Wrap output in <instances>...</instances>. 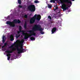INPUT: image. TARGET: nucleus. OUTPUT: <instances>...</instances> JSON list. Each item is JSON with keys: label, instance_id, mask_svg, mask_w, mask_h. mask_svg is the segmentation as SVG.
<instances>
[{"label": "nucleus", "instance_id": "obj_1", "mask_svg": "<svg viewBox=\"0 0 80 80\" xmlns=\"http://www.w3.org/2000/svg\"><path fill=\"white\" fill-rule=\"evenodd\" d=\"M43 29L42 28L41 25L40 24H35L34 26L32 28V30H29L27 31L28 32H29L30 34V36L32 37V35L34 36H35L36 33L34 32L36 31H43Z\"/></svg>", "mask_w": 80, "mask_h": 80}, {"label": "nucleus", "instance_id": "obj_2", "mask_svg": "<svg viewBox=\"0 0 80 80\" xmlns=\"http://www.w3.org/2000/svg\"><path fill=\"white\" fill-rule=\"evenodd\" d=\"M13 45L15 46V47L17 48V51H18V54H20V53H23L24 52L23 51V48L22 46H20V47H21V48H18V44H13Z\"/></svg>", "mask_w": 80, "mask_h": 80}, {"label": "nucleus", "instance_id": "obj_3", "mask_svg": "<svg viewBox=\"0 0 80 80\" xmlns=\"http://www.w3.org/2000/svg\"><path fill=\"white\" fill-rule=\"evenodd\" d=\"M13 45H14V44H13V45H11V46L9 47V48H12V50H7L5 51V52L6 53H12L14 51L16 50V49L13 47V46H14Z\"/></svg>", "mask_w": 80, "mask_h": 80}, {"label": "nucleus", "instance_id": "obj_4", "mask_svg": "<svg viewBox=\"0 0 80 80\" xmlns=\"http://www.w3.org/2000/svg\"><path fill=\"white\" fill-rule=\"evenodd\" d=\"M28 8L32 12H34L35 11V7L34 5H31L28 7Z\"/></svg>", "mask_w": 80, "mask_h": 80}, {"label": "nucleus", "instance_id": "obj_5", "mask_svg": "<svg viewBox=\"0 0 80 80\" xmlns=\"http://www.w3.org/2000/svg\"><path fill=\"white\" fill-rule=\"evenodd\" d=\"M67 4H66L64 3H63L62 6L61 7V8L62 9H63V11H65V10H66L67 9H68V7H67Z\"/></svg>", "mask_w": 80, "mask_h": 80}, {"label": "nucleus", "instance_id": "obj_6", "mask_svg": "<svg viewBox=\"0 0 80 80\" xmlns=\"http://www.w3.org/2000/svg\"><path fill=\"white\" fill-rule=\"evenodd\" d=\"M6 23L9 25L11 27H14L15 26V25L13 24V22L8 21Z\"/></svg>", "mask_w": 80, "mask_h": 80}, {"label": "nucleus", "instance_id": "obj_7", "mask_svg": "<svg viewBox=\"0 0 80 80\" xmlns=\"http://www.w3.org/2000/svg\"><path fill=\"white\" fill-rule=\"evenodd\" d=\"M35 19L32 18H31L30 20V23L31 24H32V23H34L35 22Z\"/></svg>", "mask_w": 80, "mask_h": 80}, {"label": "nucleus", "instance_id": "obj_8", "mask_svg": "<svg viewBox=\"0 0 80 80\" xmlns=\"http://www.w3.org/2000/svg\"><path fill=\"white\" fill-rule=\"evenodd\" d=\"M14 22L15 23H20L21 21L19 19H18V20L17 19H14Z\"/></svg>", "mask_w": 80, "mask_h": 80}, {"label": "nucleus", "instance_id": "obj_9", "mask_svg": "<svg viewBox=\"0 0 80 80\" xmlns=\"http://www.w3.org/2000/svg\"><path fill=\"white\" fill-rule=\"evenodd\" d=\"M27 33H26V34L25 35H23L24 36V39H25V40H27V39H28V38L29 37H31V36H30V35L29 36H28L27 35Z\"/></svg>", "mask_w": 80, "mask_h": 80}, {"label": "nucleus", "instance_id": "obj_10", "mask_svg": "<svg viewBox=\"0 0 80 80\" xmlns=\"http://www.w3.org/2000/svg\"><path fill=\"white\" fill-rule=\"evenodd\" d=\"M64 2L67 3H70L71 5L72 4V2L70 1L69 0H63ZM72 1H75V0H72Z\"/></svg>", "mask_w": 80, "mask_h": 80}, {"label": "nucleus", "instance_id": "obj_11", "mask_svg": "<svg viewBox=\"0 0 80 80\" xmlns=\"http://www.w3.org/2000/svg\"><path fill=\"white\" fill-rule=\"evenodd\" d=\"M10 53H7V57H8V60L9 61L10 60V58H11V54H10Z\"/></svg>", "mask_w": 80, "mask_h": 80}, {"label": "nucleus", "instance_id": "obj_12", "mask_svg": "<svg viewBox=\"0 0 80 80\" xmlns=\"http://www.w3.org/2000/svg\"><path fill=\"white\" fill-rule=\"evenodd\" d=\"M17 41H18V42H20V44L21 45V47H23L22 45L23 44V43L24 42V41H25L24 39H22V40L21 41H20V40H18Z\"/></svg>", "mask_w": 80, "mask_h": 80}, {"label": "nucleus", "instance_id": "obj_13", "mask_svg": "<svg viewBox=\"0 0 80 80\" xmlns=\"http://www.w3.org/2000/svg\"><path fill=\"white\" fill-rule=\"evenodd\" d=\"M25 32H26L25 31L21 30L19 29V32H20V33L22 32V35H25L26 34V33Z\"/></svg>", "mask_w": 80, "mask_h": 80}, {"label": "nucleus", "instance_id": "obj_14", "mask_svg": "<svg viewBox=\"0 0 80 80\" xmlns=\"http://www.w3.org/2000/svg\"><path fill=\"white\" fill-rule=\"evenodd\" d=\"M56 30H57V28L55 27L53 28L52 29V33H54V32H56Z\"/></svg>", "mask_w": 80, "mask_h": 80}, {"label": "nucleus", "instance_id": "obj_15", "mask_svg": "<svg viewBox=\"0 0 80 80\" xmlns=\"http://www.w3.org/2000/svg\"><path fill=\"white\" fill-rule=\"evenodd\" d=\"M37 17L38 18H36V20L39 21L40 20V19H41V16H40V15H38Z\"/></svg>", "mask_w": 80, "mask_h": 80}, {"label": "nucleus", "instance_id": "obj_16", "mask_svg": "<svg viewBox=\"0 0 80 80\" xmlns=\"http://www.w3.org/2000/svg\"><path fill=\"white\" fill-rule=\"evenodd\" d=\"M10 38L11 39L10 40L11 41L14 40V38H13V35H11L10 36Z\"/></svg>", "mask_w": 80, "mask_h": 80}, {"label": "nucleus", "instance_id": "obj_17", "mask_svg": "<svg viewBox=\"0 0 80 80\" xmlns=\"http://www.w3.org/2000/svg\"><path fill=\"white\" fill-rule=\"evenodd\" d=\"M7 42H8L7 41V42H6L4 43V45L2 47V48H3L5 47H6L7 45H8V43H7Z\"/></svg>", "mask_w": 80, "mask_h": 80}, {"label": "nucleus", "instance_id": "obj_18", "mask_svg": "<svg viewBox=\"0 0 80 80\" xmlns=\"http://www.w3.org/2000/svg\"><path fill=\"white\" fill-rule=\"evenodd\" d=\"M5 36H3L2 38V43H5V42L6 39H5Z\"/></svg>", "mask_w": 80, "mask_h": 80}, {"label": "nucleus", "instance_id": "obj_19", "mask_svg": "<svg viewBox=\"0 0 80 80\" xmlns=\"http://www.w3.org/2000/svg\"><path fill=\"white\" fill-rule=\"evenodd\" d=\"M27 22H25L24 25V28L25 29H27Z\"/></svg>", "mask_w": 80, "mask_h": 80}, {"label": "nucleus", "instance_id": "obj_20", "mask_svg": "<svg viewBox=\"0 0 80 80\" xmlns=\"http://www.w3.org/2000/svg\"><path fill=\"white\" fill-rule=\"evenodd\" d=\"M30 39L31 40H35V38H33V37H30Z\"/></svg>", "mask_w": 80, "mask_h": 80}, {"label": "nucleus", "instance_id": "obj_21", "mask_svg": "<svg viewBox=\"0 0 80 80\" xmlns=\"http://www.w3.org/2000/svg\"><path fill=\"white\" fill-rule=\"evenodd\" d=\"M57 0H51L50 1L51 3H55V1Z\"/></svg>", "mask_w": 80, "mask_h": 80}, {"label": "nucleus", "instance_id": "obj_22", "mask_svg": "<svg viewBox=\"0 0 80 80\" xmlns=\"http://www.w3.org/2000/svg\"><path fill=\"white\" fill-rule=\"evenodd\" d=\"M20 37V35L19 34L18 35V34H16V38H18V37Z\"/></svg>", "mask_w": 80, "mask_h": 80}, {"label": "nucleus", "instance_id": "obj_23", "mask_svg": "<svg viewBox=\"0 0 80 80\" xmlns=\"http://www.w3.org/2000/svg\"><path fill=\"white\" fill-rule=\"evenodd\" d=\"M18 3L19 5H21L22 4V2H21V0H18Z\"/></svg>", "mask_w": 80, "mask_h": 80}, {"label": "nucleus", "instance_id": "obj_24", "mask_svg": "<svg viewBox=\"0 0 80 80\" xmlns=\"http://www.w3.org/2000/svg\"><path fill=\"white\" fill-rule=\"evenodd\" d=\"M48 7L49 8H52V6H51V5L49 4H48Z\"/></svg>", "mask_w": 80, "mask_h": 80}, {"label": "nucleus", "instance_id": "obj_25", "mask_svg": "<svg viewBox=\"0 0 80 80\" xmlns=\"http://www.w3.org/2000/svg\"><path fill=\"white\" fill-rule=\"evenodd\" d=\"M37 15L35 14L34 16L32 17V18H35V19H36V18H37Z\"/></svg>", "mask_w": 80, "mask_h": 80}, {"label": "nucleus", "instance_id": "obj_26", "mask_svg": "<svg viewBox=\"0 0 80 80\" xmlns=\"http://www.w3.org/2000/svg\"><path fill=\"white\" fill-rule=\"evenodd\" d=\"M34 2L35 3H39V1L37 0H35L34 1Z\"/></svg>", "mask_w": 80, "mask_h": 80}, {"label": "nucleus", "instance_id": "obj_27", "mask_svg": "<svg viewBox=\"0 0 80 80\" xmlns=\"http://www.w3.org/2000/svg\"><path fill=\"white\" fill-rule=\"evenodd\" d=\"M24 17L25 18H28V16L27 14L25 15Z\"/></svg>", "mask_w": 80, "mask_h": 80}, {"label": "nucleus", "instance_id": "obj_28", "mask_svg": "<svg viewBox=\"0 0 80 80\" xmlns=\"http://www.w3.org/2000/svg\"><path fill=\"white\" fill-rule=\"evenodd\" d=\"M18 7L20 8H22V5H19L18 6Z\"/></svg>", "mask_w": 80, "mask_h": 80}, {"label": "nucleus", "instance_id": "obj_29", "mask_svg": "<svg viewBox=\"0 0 80 80\" xmlns=\"http://www.w3.org/2000/svg\"><path fill=\"white\" fill-rule=\"evenodd\" d=\"M58 9V7H56L55 8V9H54V11H55L56 10H57Z\"/></svg>", "mask_w": 80, "mask_h": 80}, {"label": "nucleus", "instance_id": "obj_30", "mask_svg": "<svg viewBox=\"0 0 80 80\" xmlns=\"http://www.w3.org/2000/svg\"><path fill=\"white\" fill-rule=\"evenodd\" d=\"M42 31H40V33L41 34H44V32Z\"/></svg>", "mask_w": 80, "mask_h": 80}, {"label": "nucleus", "instance_id": "obj_31", "mask_svg": "<svg viewBox=\"0 0 80 80\" xmlns=\"http://www.w3.org/2000/svg\"><path fill=\"white\" fill-rule=\"evenodd\" d=\"M48 18L50 19V20H51L52 19V17H51V16H48Z\"/></svg>", "mask_w": 80, "mask_h": 80}, {"label": "nucleus", "instance_id": "obj_32", "mask_svg": "<svg viewBox=\"0 0 80 80\" xmlns=\"http://www.w3.org/2000/svg\"><path fill=\"white\" fill-rule=\"evenodd\" d=\"M22 26H19V30H22Z\"/></svg>", "mask_w": 80, "mask_h": 80}, {"label": "nucleus", "instance_id": "obj_33", "mask_svg": "<svg viewBox=\"0 0 80 80\" xmlns=\"http://www.w3.org/2000/svg\"><path fill=\"white\" fill-rule=\"evenodd\" d=\"M23 53H24V52H26V50H25V49H23Z\"/></svg>", "mask_w": 80, "mask_h": 80}, {"label": "nucleus", "instance_id": "obj_34", "mask_svg": "<svg viewBox=\"0 0 80 80\" xmlns=\"http://www.w3.org/2000/svg\"><path fill=\"white\" fill-rule=\"evenodd\" d=\"M9 18H10V16H8L7 17V19H9Z\"/></svg>", "mask_w": 80, "mask_h": 80}, {"label": "nucleus", "instance_id": "obj_35", "mask_svg": "<svg viewBox=\"0 0 80 80\" xmlns=\"http://www.w3.org/2000/svg\"><path fill=\"white\" fill-rule=\"evenodd\" d=\"M60 2L61 3H63V1H62L61 0H60Z\"/></svg>", "mask_w": 80, "mask_h": 80}, {"label": "nucleus", "instance_id": "obj_36", "mask_svg": "<svg viewBox=\"0 0 80 80\" xmlns=\"http://www.w3.org/2000/svg\"><path fill=\"white\" fill-rule=\"evenodd\" d=\"M58 13H60L61 12L60 11H59L58 12Z\"/></svg>", "mask_w": 80, "mask_h": 80}, {"label": "nucleus", "instance_id": "obj_37", "mask_svg": "<svg viewBox=\"0 0 80 80\" xmlns=\"http://www.w3.org/2000/svg\"><path fill=\"white\" fill-rule=\"evenodd\" d=\"M20 33V32H19V31H18V34H19V33Z\"/></svg>", "mask_w": 80, "mask_h": 80}, {"label": "nucleus", "instance_id": "obj_38", "mask_svg": "<svg viewBox=\"0 0 80 80\" xmlns=\"http://www.w3.org/2000/svg\"><path fill=\"white\" fill-rule=\"evenodd\" d=\"M58 16H59V17H61V15H59Z\"/></svg>", "mask_w": 80, "mask_h": 80}, {"label": "nucleus", "instance_id": "obj_39", "mask_svg": "<svg viewBox=\"0 0 80 80\" xmlns=\"http://www.w3.org/2000/svg\"><path fill=\"white\" fill-rule=\"evenodd\" d=\"M21 37H23V36L22 35L21 36Z\"/></svg>", "mask_w": 80, "mask_h": 80}]
</instances>
